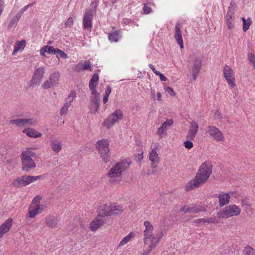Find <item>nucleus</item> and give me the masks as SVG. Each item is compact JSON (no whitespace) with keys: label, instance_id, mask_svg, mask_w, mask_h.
<instances>
[{"label":"nucleus","instance_id":"obj_51","mask_svg":"<svg viewBox=\"0 0 255 255\" xmlns=\"http://www.w3.org/2000/svg\"><path fill=\"white\" fill-rule=\"evenodd\" d=\"M155 247H151L150 245H147V247L143 252V255H147L149 253L155 248Z\"/></svg>","mask_w":255,"mask_h":255},{"label":"nucleus","instance_id":"obj_37","mask_svg":"<svg viewBox=\"0 0 255 255\" xmlns=\"http://www.w3.org/2000/svg\"><path fill=\"white\" fill-rule=\"evenodd\" d=\"M26 122V127L28 126L35 127L37 125L38 123V121L36 119L31 118V119H25Z\"/></svg>","mask_w":255,"mask_h":255},{"label":"nucleus","instance_id":"obj_46","mask_svg":"<svg viewBox=\"0 0 255 255\" xmlns=\"http://www.w3.org/2000/svg\"><path fill=\"white\" fill-rule=\"evenodd\" d=\"M244 252L246 255H255V250L251 247H246Z\"/></svg>","mask_w":255,"mask_h":255},{"label":"nucleus","instance_id":"obj_29","mask_svg":"<svg viewBox=\"0 0 255 255\" xmlns=\"http://www.w3.org/2000/svg\"><path fill=\"white\" fill-rule=\"evenodd\" d=\"M26 122L25 119H17L10 120L9 123L15 125L18 128H24L26 127Z\"/></svg>","mask_w":255,"mask_h":255},{"label":"nucleus","instance_id":"obj_50","mask_svg":"<svg viewBox=\"0 0 255 255\" xmlns=\"http://www.w3.org/2000/svg\"><path fill=\"white\" fill-rule=\"evenodd\" d=\"M35 2H33L32 3H30L25 6H24L23 8H22L18 12L19 14H20V15L22 16V13L25 11L29 7L32 6L34 4Z\"/></svg>","mask_w":255,"mask_h":255},{"label":"nucleus","instance_id":"obj_24","mask_svg":"<svg viewBox=\"0 0 255 255\" xmlns=\"http://www.w3.org/2000/svg\"><path fill=\"white\" fill-rule=\"evenodd\" d=\"M50 146L54 152L56 153H58L62 149V144L61 142L54 138H52L50 139Z\"/></svg>","mask_w":255,"mask_h":255},{"label":"nucleus","instance_id":"obj_30","mask_svg":"<svg viewBox=\"0 0 255 255\" xmlns=\"http://www.w3.org/2000/svg\"><path fill=\"white\" fill-rule=\"evenodd\" d=\"M143 225L145 227V230L144 231V236H149V234L153 233V226L148 221H144Z\"/></svg>","mask_w":255,"mask_h":255},{"label":"nucleus","instance_id":"obj_10","mask_svg":"<svg viewBox=\"0 0 255 255\" xmlns=\"http://www.w3.org/2000/svg\"><path fill=\"white\" fill-rule=\"evenodd\" d=\"M93 18V12L91 9H87L84 14L83 19V28L84 30L91 31L92 27V20Z\"/></svg>","mask_w":255,"mask_h":255},{"label":"nucleus","instance_id":"obj_42","mask_svg":"<svg viewBox=\"0 0 255 255\" xmlns=\"http://www.w3.org/2000/svg\"><path fill=\"white\" fill-rule=\"evenodd\" d=\"M43 47L46 50V52L49 54H56V49L53 47L52 46H48L45 45Z\"/></svg>","mask_w":255,"mask_h":255},{"label":"nucleus","instance_id":"obj_4","mask_svg":"<svg viewBox=\"0 0 255 255\" xmlns=\"http://www.w3.org/2000/svg\"><path fill=\"white\" fill-rule=\"evenodd\" d=\"M109 145V141L106 138L97 141L95 144L96 148L105 163L109 161L111 156Z\"/></svg>","mask_w":255,"mask_h":255},{"label":"nucleus","instance_id":"obj_62","mask_svg":"<svg viewBox=\"0 0 255 255\" xmlns=\"http://www.w3.org/2000/svg\"><path fill=\"white\" fill-rule=\"evenodd\" d=\"M112 89L109 85H107L106 86V90L104 95L109 96L110 94L111 93Z\"/></svg>","mask_w":255,"mask_h":255},{"label":"nucleus","instance_id":"obj_32","mask_svg":"<svg viewBox=\"0 0 255 255\" xmlns=\"http://www.w3.org/2000/svg\"><path fill=\"white\" fill-rule=\"evenodd\" d=\"M46 224L51 228L55 227L57 225V220L54 217H48L46 219Z\"/></svg>","mask_w":255,"mask_h":255},{"label":"nucleus","instance_id":"obj_41","mask_svg":"<svg viewBox=\"0 0 255 255\" xmlns=\"http://www.w3.org/2000/svg\"><path fill=\"white\" fill-rule=\"evenodd\" d=\"M217 214L219 218H227L229 217L226 207L222 211H220Z\"/></svg>","mask_w":255,"mask_h":255},{"label":"nucleus","instance_id":"obj_31","mask_svg":"<svg viewBox=\"0 0 255 255\" xmlns=\"http://www.w3.org/2000/svg\"><path fill=\"white\" fill-rule=\"evenodd\" d=\"M98 81L99 75L97 73H94L90 80L89 87H96Z\"/></svg>","mask_w":255,"mask_h":255},{"label":"nucleus","instance_id":"obj_27","mask_svg":"<svg viewBox=\"0 0 255 255\" xmlns=\"http://www.w3.org/2000/svg\"><path fill=\"white\" fill-rule=\"evenodd\" d=\"M23 132L25 133L28 136L33 138L40 137L41 136V133L38 132L33 128H26L23 130Z\"/></svg>","mask_w":255,"mask_h":255},{"label":"nucleus","instance_id":"obj_5","mask_svg":"<svg viewBox=\"0 0 255 255\" xmlns=\"http://www.w3.org/2000/svg\"><path fill=\"white\" fill-rule=\"evenodd\" d=\"M123 118V114L122 111L120 109H117L112 114L110 115L108 118L103 122V126L106 127L107 128L110 129L116 123L119 122Z\"/></svg>","mask_w":255,"mask_h":255},{"label":"nucleus","instance_id":"obj_17","mask_svg":"<svg viewBox=\"0 0 255 255\" xmlns=\"http://www.w3.org/2000/svg\"><path fill=\"white\" fill-rule=\"evenodd\" d=\"M205 210L206 208L204 206L195 204L189 205L186 210L188 213L190 214H196L200 212H203Z\"/></svg>","mask_w":255,"mask_h":255},{"label":"nucleus","instance_id":"obj_36","mask_svg":"<svg viewBox=\"0 0 255 255\" xmlns=\"http://www.w3.org/2000/svg\"><path fill=\"white\" fill-rule=\"evenodd\" d=\"M242 20L243 22V30L246 32L249 28L251 24V20L250 18H248L246 20L245 18L243 17Z\"/></svg>","mask_w":255,"mask_h":255},{"label":"nucleus","instance_id":"obj_35","mask_svg":"<svg viewBox=\"0 0 255 255\" xmlns=\"http://www.w3.org/2000/svg\"><path fill=\"white\" fill-rule=\"evenodd\" d=\"M25 46V41L23 40L16 43L14 46V52H18L20 49H23Z\"/></svg>","mask_w":255,"mask_h":255},{"label":"nucleus","instance_id":"obj_11","mask_svg":"<svg viewBox=\"0 0 255 255\" xmlns=\"http://www.w3.org/2000/svg\"><path fill=\"white\" fill-rule=\"evenodd\" d=\"M60 74L56 72L51 74L50 75L49 79L42 85V87L44 89H49L51 87L56 86L59 81Z\"/></svg>","mask_w":255,"mask_h":255},{"label":"nucleus","instance_id":"obj_34","mask_svg":"<svg viewBox=\"0 0 255 255\" xmlns=\"http://www.w3.org/2000/svg\"><path fill=\"white\" fill-rule=\"evenodd\" d=\"M12 185L16 188H20L24 186L22 177L17 178L14 179L12 182Z\"/></svg>","mask_w":255,"mask_h":255},{"label":"nucleus","instance_id":"obj_9","mask_svg":"<svg viewBox=\"0 0 255 255\" xmlns=\"http://www.w3.org/2000/svg\"><path fill=\"white\" fill-rule=\"evenodd\" d=\"M158 146H159V144H155V147L149 153V158L151 161V166L152 168L150 173L152 174H155V172L153 169L157 167V165L159 163V158L158 157V154L157 152V148Z\"/></svg>","mask_w":255,"mask_h":255},{"label":"nucleus","instance_id":"obj_3","mask_svg":"<svg viewBox=\"0 0 255 255\" xmlns=\"http://www.w3.org/2000/svg\"><path fill=\"white\" fill-rule=\"evenodd\" d=\"M131 161L128 159L122 160L117 162L109 171L107 176L110 178L119 177L122 173L129 167Z\"/></svg>","mask_w":255,"mask_h":255},{"label":"nucleus","instance_id":"obj_2","mask_svg":"<svg viewBox=\"0 0 255 255\" xmlns=\"http://www.w3.org/2000/svg\"><path fill=\"white\" fill-rule=\"evenodd\" d=\"M36 154L31 149H27L21 153L22 169L27 172L30 169L35 168L36 164L34 160L36 158Z\"/></svg>","mask_w":255,"mask_h":255},{"label":"nucleus","instance_id":"obj_39","mask_svg":"<svg viewBox=\"0 0 255 255\" xmlns=\"http://www.w3.org/2000/svg\"><path fill=\"white\" fill-rule=\"evenodd\" d=\"M173 124V121L172 119H167L165 122H164L161 126L164 129L167 131L168 128H169Z\"/></svg>","mask_w":255,"mask_h":255},{"label":"nucleus","instance_id":"obj_15","mask_svg":"<svg viewBox=\"0 0 255 255\" xmlns=\"http://www.w3.org/2000/svg\"><path fill=\"white\" fill-rule=\"evenodd\" d=\"M234 193V192H230L229 193L222 192L219 194L218 198L220 206L223 207L227 205L229 203L231 195L233 194Z\"/></svg>","mask_w":255,"mask_h":255},{"label":"nucleus","instance_id":"obj_61","mask_svg":"<svg viewBox=\"0 0 255 255\" xmlns=\"http://www.w3.org/2000/svg\"><path fill=\"white\" fill-rule=\"evenodd\" d=\"M65 24L66 26H71L73 24V18L72 17H70L65 22Z\"/></svg>","mask_w":255,"mask_h":255},{"label":"nucleus","instance_id":"obj_19","mask_svg":"<svg viewBox=\"0 0 255 255\" xmlns=\"http://www.w3.org/2000/svg\"><path fill=\"white\" fill-rule=\"evenodd\" d=\"M226 208L227 210L228 216H229V217L237 216L241 213V209L239 206L234 204L226 206Z\"/></svg>","mask_w":255,"mask_h":255},{"label":"nucleus","instance_id":"obj_7","mask_svg":"<svg viewBox=\"0 0 255 255\" xmlns=\"http://www.w3.org/2000/svg\"><path fill=\"white\" fill-rule=\"evenodd\" d=\"M45 69L43 67L37 68L32 76L31 79L28 83V86L34 87L39 85L43 75L44 74Z\"/></svg>","mask_w":255,"mask_h":255},{"label":"nucleus","instance_id":"obj_20","mask_svg":"<svg viewBox=\"0 0 255 255\" xmlns=\"http://www.w3.org/2000/svg\"><path fill=\"white\" fill-rule=\"evenodd\" d=\"M98 216L100 217L111 216L110 205L106 204L100 206L98 210Z\"/></svg>","mask_w":255,"mask_h":255},{"label":"nucleus","instance_id":"obj_44","mask_svg":"<svg viewBox=\"0 0 255 255\" xmlns=\"http://www.w3.org/2000/svg\"><path fill=\"white\" fill-rule=\"evenodd\" d=\"M83 70H89L91 71H92L91 68V63L89 61H86L84 63H82Z\"/></svg>","mask_w":255,"mask_h":255},{"label":"nucleus","instance_id":"obj_25","mask_svg":"<svg viewBox=\"0 0 255 255\" xmlns=\"http://www.w3.org/2000/svg\"><path fill=\"white\" fill-rule=\"evenodd\" d=\"M105 222L102 219H96L90 224V228L91 231H96L100 226L104 224Z\"/></svg>","mask_w":255,"mask_h":255},{"label":"nucleus","instance_id":"obj_38","mask_svg":"<svg viewBox=\"0 0 255 255\" xmlns=\"http://www.w3.org/2000/svg\"><path fill=\"white\" fill-rule=\"evenodd\" d=\"M132 237V233H129L128 235L125 237L119 244V246H122L125 244H127V243H128L131 240Z\"/></svg>","mask_w":255,"mask_h":255},{"label":"nucleus","instance_id":"obj_8","mask_svg":"<svg viewBox=\"0 0 255 255\" xmlns=\"http://www.w3.org/2000/svg\"><path fill=\"white\" fill-rule=\"evenodd\" d=\"M224 77L228 85L232 88L236 86L234 73L232 69L228 65H225L223 69Z\"/></svg>","mask_w":255,"mask_h":255},{"label":"nucleus","instance_id":"obj_40","mask_svg":"<svg viewBox=\"0 0 255 255\" xmlns=\"http://www.w3.org/2000/svg\"><path fill=\"white\" fill-rule=\"evenodd\" d=\"M235 9L232 6H229L228 10L226 16V18H229L233 19L234 18Z\"/></svg>","mask_w":255,"mask_h":255},{"label":"nucleus","instance_id":"obj_28","mask_svg":"<svg viewBox=\"0 0 255 255\" xmlns=\"http://www.w3.org/2000/svg\"><path fill=\"white\" fill-rule=\"evenodd\" d=\"M111 216L119 215L123 211V206L121 205H116L110 204Z\"/></svg>","mask_w":255,"mask_h":255},{"label":"nucleus","instance_id":"obj_55","mask_svg":"<svg viewBox=\"0 0 255 255\" xmlns=\"http://www.w3.org/2000/svg\"><path fill=\"white\" fill-rule=\"evenodd\" d=\"M184 146L187 149H191L193 146V142L189 140H186L184 142Z\"/></svg>","mask_w":255,"mask_h":255},{"label":"nucleus","instance_id":"obj_58","mask_svg":"<svg viewBox=\"0 0 255 255\" xmlns=\"http://www.w3.org/2000/svg\"><path fill=\"white\" fill-rule=\"evenodd\" d=\"M41 199V197L40 196H36L33 199L32 203V206H34L36 204H39L40 203V200Z\"/></svg>","mask_w":255,"mask_h":255},{"label":"nucleus","instance_id":"obj_13","mask_svg":"<svg viewBox=\"0 0 255 255\" xmlns=\"http://www.w3.org/2000/svg\"><path fill=\"white\" fill-rule=\"evenodd\" d=\"M202 67V60L201 58L198 57H196L194 60L193 66L192 68V76L193 79L195 80L196 78L200 72Z\"/></svg>","mask_w":255,"mask_h":255},{"label":"nucleus","instance_id":"obj_14","mask_svg":"<svg viewBox=\"0 0 255 255\" xmlns=\"http://www.w3.org/2000/svg\"><path fill=\"white\" fill-rule=\"evenodd\" d=\"M181 24L180 23L178 22L176 24L175 26V39H176L177 43L180 45L181 48L184 47L183 41L182 39V36L181 34Z\"/></svg>","mask_w":255,"mask_h":255},{"label":"nucleus","instance_id":"obj_47","mask_svg":"<svg viewBox=\"0 0 255 255\" xmlns=\"http://www.w3.org/2000/svg\"><path fill=\"white\" fill-rule=\"evenodd\" d=\"M56 54H58L62 58L66 59L67 58V55L64 51L58 48H56Z\"/></svg>","mask_w":255,"mask_h":255},{"label":"nucleus","instance_id":"obj_18","mask_svg":"<svg viewBox=\"0 0 255 255\" xmlns=\"http://www.w3.org/2000/svg\"><path fill=\"white\" fill-rule=\"evenodd\" d=\"M198 125L196 122L192 121L191 123V127L186 136L187 138L193 140L198 132Z\"/></svg>","mask_w":255,"mask_h":255},{"label":"nucleus","instance_id":"obj_63","mask_svg":"<svg viewBox=\"0 0 255 255\" xmlns=\"http://www.w3.org/2000/svg\"><path fill=\"white\" fill-rule=\"evenodd\" d=\"M166 92H167L168 94L171 96H173L175 95V93L173 91V90L172 88L168 87L165 89Z\"/></svg>","mask_w":255,"mask_h":255},{"label":"nucleus","instance_id":"obj_57","mask_svg":"<svg viewBox=\"0 0 255 255\" xmlns=\"http://www.w3.org/2000/svg\"><path fill=\"white\" fill-rule=\"evenodd\" d=\"M74 70L75 72H79L83 70L82 63L79 62L74 68Z\"/></svg>","mask_w":255,"mask_h":255},{"label":"nucleus","instance_id":"obj_12","mask_svg":"<svg viewBox=\"0 0 255 255\" xmlns=\"http://www.w3.org/2000/svg\"><path fill=\"white\" fill-rule=\"evenodd\" d=\"M207 132L217 141H223L224 137L222 132L215 126H209Z\"/></svg>","mask_w":255,"mask_h":255},{"label":"nucleus","instance_id":"obj_33","mask_svg":"<svg viewBox=\"0 0 255 255\" xmlns=\"http://www.w3.org/2000/svg\"><path fill=\"white\" fill-rule=\"evenodd\" d=\"M21 15L20 14H19L18 12L16 14V15L10 20L8 27L10 28L14 26L15 24H16L19 19L21 18Z\"/></svg>","mask_w":255,"mask_h":255},{"label":"nucleus","instance_id":"obj_43","mask_svg":"<svg viewBox=\"0 0 255 255\" xmlns=\"http://www.w3.org/2000/svg\"><path fill=\"white\" fill-rule=\"evenodd\" d=\"M71 106V104L69 102L66 103L64 105V106L61 109L60 114L61 115H63L65 113H66L68 111V108Z\"/></svg>","mask_w":255,"mask_h":255},{"label":"nucleus","instance_id":"obj_45","mask_svg":"<svg viewBox=\"0 0 255 255\" xmlns=\"http://www.w3.org/2000/svg\"><path fill=\"white\" fill-rule=\"evenodd\" d=\"M248 59L255 70V56L252 53L248 55Z\"/></svg>","mask_w":255,"mask_h":255},{"label":"nucleus","instance_id":"obj_48","mask_svg":"<svg viewBox=\"0 0 255 255\" xmlns=\"http://www.w3.org/2000/svg\"><path fill=\"white\" fill-rule=\"evenodd\" d=\"M219 222L218 219L217 217H211L207 219H205V223H207L209 224L211 223H218Z\"/></svg>","mask_w":255,"mask_h":255},{"label":"nucleus","instance_id":"obj_6","mask_svg":"<svg viewBox=\"0 0 255 255\" xmlns=\"http://www.w3.org/2000/svg\"><path fill=\"white\" fill-rule=\"evenodd\" d=\"M163 236L161 229L156 231L155 234L153 233L148 236H144V243L146 245H150L151 247H156Z\"/></svg>","mask_w":255,"mask_h":255},{"label":"nucleus","instance_id":"obj_22","mask_svg":"<svg viewBox=\"0 0 255 255\" xmlns=\"http://www.w3.org/2000/svg\"><path fill=\"white\" fill-rule=\"evenodd\" d=\"M42 210V208L40 207L39 204H36L33 207L32 205H31L28 211L29 217L31 218H34L37 214L41 212Z\"/></svg>","mask_w":255,"mask_h":255},{"label":"nucleus","instance_id":"obj_54","mask_svg":"<svg viewBox=\"0 0 255 255\" xmlns=\"http://www.w3.org/2000/svg\"><path fill=\"white\" fill-rule=\"evenodd\" d=\"M241 203H242V206L243 207H245V208L250 206V205L249 204V200L247 198L243 199L241 200Z\"/></svg>","mask_w":255,"mask_h":255},{"label":"nucleus","instance_id":"obj_23","mask_svg":"<svg viewBox=\"0 0 255 255\" xmlns=\"http://www.w3.org/2000/svg\"><path fill=\"white\" fill-rule=\"evenodd\" d=\"M22 180L23 181L24 186L33 182L38 179H40L42 177V175H39L36 176H32L29 175L22 176Z\"/></svg>","mask_w":255,"mask_h":255},{"label":"nucleus","instance_id":"obj_64","mask_svg":"<svg viewBox=\"0 0 255 255\" xmlns=\"http://www.w3.org/2000/svg\"><path fill=\"white\" fill-rule=\"evenodd\" d=\"M89 89L90 90L91 93L94 96L96 95H99L97 94V90L96 89V87H89Z\"/></svg>","mask_w":255,"mask_h":255},{"label":"nucleus","instance_id":"obj_53","mask_svg":"<svg viewBox=\"0 0 255 255\" xmlns=\"http://www.w3.org/2000/svg\"><path fill=\"white\" fill-rule=\"evenodd\" d=\"M157 133L160 136H163L166 135V131L163 128L161 127L157 129Z\"/></svg>","mask_w":255,"mask_h":255},{"label":"nucleus","instance_id":"obj_59","mask_svg":"<svg viewBox=\"0 0 255 255\" xmlns=\"http://www.w3.org/2000/svg\"><path fill=\"white\" fill-rule=\"evenodd\" d=\"M143 11L144 13L149 14L152 11V9L150 7L144 4L143 7Z\"/></svg>","mask_w":255,"mask_h":255},{"label":"nucleus","instance_id":"obj_26","mask_svg":"<svg viewBox=\"0 0 255 255\" xmlns=\"http://www.w3.org/2000/svg\"><path fill=\"white\" fill-rule=\"evenodd\" d=\"M122 37L121 31L120 30H116L109 33V40L112 42H117Z\"/></svg>","mask_w":255,"mask_h":255},{"label":"nucleus","instance_id":"obj_49","mask_svg":"<svg viewBox=\"0 0 255 255\" xmlns=\"http://www.w3.org/2000/svg\"><path fill=\"white\" fill-rule=\"evenodd\" d=\"M193 222L195 224L196 226H199L205 223V219H198L194 220Z\"/></svg>","mask_w":255,"mask_h":255},{"label":"nucleus","instance_id":"obj_16","mask_svg":"<svg viewBox=\"0 0 255 255\" xmlns=\"http://www.w3.org/2000/svg\"><path fill=\"white\" fill-rule=\"evenodd\" d=\"M100 98L99 95L93 96L90 100V109L91 112L95 114L98 112L99 108Z\"/></svg>","mask_w":255,"mask_h":255},{"label":"nucleus","instance_id":"obj_52","mask_svg":"<svg viewBox=\"0 0 255 255\" xmlns=\"http://www.w3.org/2000/svg\"><path fill=\"white\" fill-rule=\"evenodd\" d=\"M75 96V92H72L70 94H69L68 97H67L66 99V103L69 102L71 104V103L73 101L74 97Z\"/></svg>","mask_w":255,"mask_h":255},{"label":"nucleus","instance_id":"obj_56","mask_svg":"<svg viewBox=\"0 0 255 255\" xmlns=\"http://www.w3.org/2000/svg\"><path fill=\"white\" fill-rule=\"evenodd\" d=\"M226 18V24L228 26V27L229 29H232L234 26V24L232 22L231 20L232 19L229 18Z\"/></svg>","mask_w":255,"mask_h":255},{"label":"nucleus","instance_id":"obj_21","mask_svg":"<svg viewBox=\"0 0 255 255\" xmlns=\"http://www.w3.org/2000/svg\"><path fill=\"white\" fill-rule=\"evenodd\" d=\"M12 224V220L8 218L0 226V238L9 231Z\"/></svg>","mask_w":255,"mask_h":255},{"label":"nucleus","instance_id":"obj_60","mask_svg":"<svg viewBox=\"0 0 255 255\" xmlns=\"http://www.w3.org/2000/svg\"><path fill=\"white\" fill-rule=\"evenodd\" d=\"M155 75L157 76H159L160 80L162 81H166L167 80V78L159 71H158V72H156Z\"/></svg>","mask_w":255,"mask_h":255},{"label":"nucleus","instance_id":"obj_1","mask_svg":"<svg viewBox=\"0 0 255 255\" xmlns=\"http://www.w3.org/2000/svg\"><path fill=\"white\" fill-rule=\"evenodd\" d=\"M212 164L210 161H206L199 167L194 179L190 181L185 186L186 191L191 190L202 186L212 173Z\"/></svg>","mask_w":255,"mask_h":255}]
</instances>
